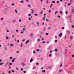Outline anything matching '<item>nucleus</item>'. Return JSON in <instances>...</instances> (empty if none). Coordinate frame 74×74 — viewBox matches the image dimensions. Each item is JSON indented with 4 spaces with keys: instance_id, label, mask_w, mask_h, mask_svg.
<instances>
[{
    "instance_id": "nucleus-1",
    "label": "nucleus",
    "mask_w": 74,
    "mask_h": 74,
    "mask_svg": "<svg viewBox=\"0 0 74 74\" xmlns=\"http://www.w3.org/2000/svg\"><path fill=\"white\" fill-rule=\"evenodd\" d=\"M66 33L67 34H70V31L69 30H68L66 31Z\"/></svg>"
},
{
    "instance_id": "nucleus-2",
    "label": "nucleus",
    "mask_w": 74,
    "mask_h": 74,
    "mask_svg": "<svg viewBox=\"0 0 74 74\" xmlns=\"http://www.w3.org/2000/svg\"><path fill=\"white\" fill-rule=\"evenodd\" d=\"M19 3H24V1H19Z\"/></svg>"
},
{
    "instance_id": "nucleus-3",
    "label": "nucleus",
    "mask_w": 74,
    "mask_h": 74,
    "mask_svg": "<svg viewBox=\"0 0 74 74\" xmlns=\"http://www.w3.org/2000/svg\"><path fill=\"white\" fill-rule=\"evenodd\" d=\"M62 33H60L59 35V37H62Z\"/></svg>"
},
{
    "instance_id": "nucleus-4",
    "label": "nucleus",
    "mask_w": 74,
    "mask_h": 74,
    "mask_svg": "<svg viewBox=\"0 0 74 74\" xmlns=\"http://www.w3.org/2000/svg\"><path fill=\"white\" fill-rule=\"evenodd\" d=\"M33 58H31V59L30 60V62L31 63H32V61H33Z\"/></svg>"
},
{
    "instance_id": "nucleus-5",
    "label": "nucleus",
    "mask_w": 74,
    "mask_h": 74,
    "mask_svg": "<svg viewBox=\"0 0 74 74\" xmlns=\"http://www.w3.org/2000/svg\"><path fill=\"white\" fill-rule=\"evenodd\" d=\"M21 65H23V66H25V64L24 63L22 62L21 63Z\"/></svg>"
},
{
    "instance_id": "nucleus-6",
    "label": "nucleus",
    "mask_w": 74,
    "mask_h": 74,
    "mask_svg": "<svg viewBox=\"0 0 74 74\" xmlns=\"http://www.w3.org/2000/svg\"><path fill=\"white\" fill-rule=\"evenodd\" d=\"M73 37H72V36H71L70 38V40H73Z\"/></svg>"
},
{
    "instance_id": "nucleus-7",
    "label": "nucleus",
    "mask_w": 74,
    "mask_h": 74,
    "mask_svg": "<svg viewBox=\"0 0 74 74\" xmlns=\"http://www.w3.org/2000/svg\"><path fill=\"white\" fill-rule=\"evenodd\" d=\"M36 24L37 25V26H39V23L38 21L36 22Z\"/></svg>"
},
{
    "instance_id": "nucleus-8",
    "label": "nucleus",
    "mask_w": 74,
    "mask_h": 74,
    "mask_svg": "<svg viewBox=\"0 0 74 74\" xmlns=\"http://www.w3.org/2000/svg\"><path fill=\"white\" fill-rule=\"evenodd\" d=\"M29 40H28L27 41H26L25 42L26 44H27V43H28V42H29Z\"/></svg>"
},
{
    "instance_id": "nucleus-9",
    "label": "nucleus",
    "mask_w": 74,
    "mask_h": 74,
    "mask_svg": "<svg viewBox=\"0 0 74 74\" xmlns=\"http://www.w3.org/2000/svg\"><path fill=\"white\" fill-rule=\"evenodd\" d=\"M49 19H46V22H49Z\"/></svg>"
},
{
    "instance_id": "nucleus-10",
    "label": "nucleus",
    "mask_w": 74,
    "mask_h": 74,
    "mask_svg": "<svg viewBox=\"0 0 74 74\" xmlns=\"http://www.w3.org/2000/svg\"><path fill=\"white\" fill-rule=\"evenodd\" d=\"M42 72H43V73H45V70H43L42 71Z\"/></svg>"
},
{
    "instance_id": "nucleus-11",
    "label": "nucleus",
    "mask_w": 74,
    "mask_h": 74,
    "mask_svg": "<svg viewBox=\"0 0 74 74\" xmlns=\"http://www.w3.org/2000/svg\"><path fill=\"white\" fill-rule=\"evenodd\" d=\"M15 11L16 13H18V12L17 11V10H16L15 9Z\"/></svg>"
},
{
    "instance_id": "nucleus-12",
    "label": "nucleus",
    "mask_w": 74,
    "mask_h": 74,
    "mask_svg": "<svg viewBox=\"0 0 74 74\" xmlns=\"http://www.w3.org/2000/svg\"><path fill=\"white\" fill-rule=\"evenodd\" d=\"M40 14H43V12L42 11H41L40 13Z\"/></svg>"
},
{
    "instance_id": "nucleus-13",
    "label": "nucleus",
    "mask_w": 74,
    "mask_h": 74,
    "mask_svg": "<svg viewBox=\"0 0 74 74\" xmlns=\"http://www.w3.org/2000/svg\"><path fill=\"white\" fill-rule=\"evenodd\" d=\"M71 27H72V28H74V26L73 25H72L71 26Z\"/></svg>"
},
{
    "instance_id": "nucleus-14",
    "label": "nucleus",
    "mask_w": 74,
    "mask_h": 74,
    "mask_svg": "<svg viewBox=\"0 0 74 74\" xmlns=\"http://www.w3.org/2000/svg\"><path fill=\"white\" fill-rule=\"evenodd\" d=\"M8 73H9V74H10L11 73V71H9L8 72Z\"/></svg>"
},
{
    "instance_id": "nucleus-15",
    "label": "nucleus",
    "mask_w": 74,
    "mask_h": 74,
    "mask_svg": "<svg viewBox=\"0 0 74 74\" xmlns=\"http://www.w3.org/2000/svg\"><path fill=\"white\" fill-rule=\"evenodd\" d=\"M34 15H35V16H38V14H34Z\"/></svg>"
},
{
    "instance_id": "nucleus-16",
    "label": "nucleus",
    "mask_w": 74,
    "mask_h": 74,
    "mask_svg": "<svg viewBox=\"0 0 74 74\" xmlns=\"http://www.w3.org/2000/svg\"><path fill=\"white\" fill-rule=\"evenodd\" d=\"M55 52H58V50H57V49H56L55 50Z\"/></svg>"
},
{
    "instance_id": "nucleus-17",
    "label": "nucleus",
    "mask_w": 74,
    "mask_h": 74,
    "mask_svg": "<svg viewBox=\"0 0 74 74\" xmlns=\"http://www.w3.org/2000/svg\"><path fill=\"white\" fill-rule=\"evenodd\" d=\"M52 5H53L52 4H51V5H50V8H51V7H52Z\"/></svg>"
},
{
    "instance_id": "nucleus-18",
    "label": "nucleus",
    "mask_w": 74,
    "mask_h": 74,
    "mask_svg": "<svg viewBox=\"0 0 74 74\" xmlns=\"http://www.w3.org/2000/svg\"><path fill=\"white\" fill-rule=\"evenodd\" d=\"M9 64L10 65H12V63H9Z\"/></svg>"
},
{
    "instance_id": "nucleus-19",
    "label": "nucleus",
    "mask_w": 74,
    "mask_h": 74,
    "mask_svg": "<svg viewBox=\"0 0 74 74\" xmlns=\"http://www.w3.org/2000/svg\"><path fill=\"white\" fill-rule=\"evenodd\" d=\"M42 43H43V44H45V42L43 41L42 42Z\"/></svg>"
},
{
    "instance_id": "nucleus-20",
    "label": "nucleus",
    "mask_w": 74,
    "mask_h": 74,
    "mask_svg": "<svg viewBox=\"0 0 74 74\" xmlns=\"http://www.w3.org/2000/svg\"><path fill=\"white\" fill-rule=\"evenodd\" d=\"M46 3H47V4H48L49 3V2H48V1L47 0L46 1Z\"/></svg>"
},
{
    "instance_id": "nucleus-21",
    "label": "nucleus",
    "mask_w": 74,
    "mask_h": 74,
    "mask_svg": "<svg viewBox=\"0 0 74 74\" xmlns=\"http://www.w3.org/2000/svg\"><path fill=\"white\" fill-rule=\"evenodd\" d=\"M60 13H61V14H62V11H60Z\"/></svg>"
},
{
    "instance_id": "nucleus-22",
    "label": "nucleus",
    "mask_w": 74,
    "mask_h": 74,
    "mask_svg": "<svg viewBox=\"0 0 74 74\" xmlns=\"http://www.w3.org/2000/svg\"><path fill=\"white\" fill-rule=\"evenodd\" d=\"M5 49V50H7V47H4Z\"/></svg>"
},
{
    "instance_id": "nucleus-23",
    "label": "nucleus",
    "mask_w": 74,
    "mask_h": 74,
    "mask_svg": "<svg viewBox=\"0 0 74 74\" xmlns=\"http://www.w3.org/2000/svg\"><path fill=\"white\" fill-rule=\"evenodd\" d=\"M2 64H3V63H0V65L1 66Z\"/></svg>"
},
{
    "instance_id": "nucleus-24",
    "label": "nucleus",
    "mask_w": 74,
    "mask_h": 74,
    "mask_svg": "<svg viewBox=\"0 0 74 74\" xmlns=\"http://www.w3.org/2000/svg\"><path fill=\"white\" fill-rule=\"evenodd\" d=\"M10 59H12V57H10Z\"/></svg>"
},
{
    "instance_id": "nucleus-25",
    "label": "nucleus",
    "mask_w": 74,
    "mask_h": 74,
    "mask_svg": "<svg viewBox=\"0 0 74 74\" xmlns=\"http://www.w3.org/2000/svg\"><path fill=\"white\" fill-rule=\"evenodd\" d=\"M40 51V49H37L36 50V51L37 52H38V51Z\"/></svg>"
},
{
    "instance_id": "nucleus-26",
    "label": "nucleus",
    "mask_w": 74,
    "mask_h": 74,
    "mask_svg": "<svg viewBox=\"0 0 74 74\" xmlns=\"http://www.w3.org/2000/svg\"><path fill=\"white\" fill-rule=\"evenodd\" d=\"M42 41H43L44 40V38H42L41 39Z\"/></svg>"
},
{
    "instance_id": "nucleus-27",
    "label": "nucleus",
    "mask_w": 74,
    "mask_h": 74,
    "mask_svg": "<svg viewBox=\"0 0 74 74\" xmlns=\"http://www.w3.org/2000/svg\"><path fill=\"white\" fill-rule=\"evenodd\" d=\"M51 56H52V54H50L49 55V57H50Z\"/></svg>"
},
{
    "instance_id": "nucleus-28",
    "label": "nucleus",
    "mask_w": 74,
    "mask_h": 74,
    "mask_svg": "<svg viewBox=\"0 0 74 74\" xmlns=\"http://www.w3.org/2000/svg\"><path fill=\"white\" fill-rule=\"evenodd\" d=\"M12 62H15V60H12Z\"/></svg>"
},
{
    "instance_id": "nucleus-29",
    "label": "nucleus",
    "mask_w": 74,
    "mask_h": 74,
    "mask_svg": "<svg viewBox=\"0 0 74 74\" xmlns=\"http://www.w3.org/2000/svg\"><path fill=\"white\" fill-rule=\"evenodd\" d=\"M57 41H58V40H55V42H57Z\"/></svg>"
},
{
    "instance_id": "nucleus-30",
    "label": "nucleus",
    "mask_w": 74,
    "mask_h": 74,
    "mask_svg": "<svg viewBox=\"0 0 74 74\" xmlns=\"http://www.w3.org/2000/svg\"><path fill=\"white\" fill-rule=\"evenodd\" d=\"M66 36H64V39H66Z\"/></svg>"
},
{
    "instance_id": "nucleus-31",
    "label": "nucleus",
    "mask_w": 74,
    "mask_h": 74,
    "mask_svg": "<svg viewBox=\"0 0 74 74\" xmlns=\"http://www.w3.org/2000/svg\"><path fill=\"white\" fill-rule=\"evenodd\" d=\"M73 13H74V10L73 9L72 10Z\"/></svg>"
},
{
    "instance_id": "nucleus-32",
    "label": "nucleus",
    "mask_w": 74,
    "mask_h": 74,
    "mask_svg": "<svg viewBox=\"0 0 74 74\" xmlns=\"http://www.w3.org/2000/svg\"><path fill=\"white\" fill-rule=\"evenodd\" d=\"M7 39H9V38H8V37L6 36V37Z\"/></svg>"
},
{
    "instance_id": "nucleus-33",
    "label": "nucleus",
    "mask_w": 74,
    "mask_h": 74,
    "mask_svg": "<svg viewBox=\"0 0 74 74\" xmlns=\"http://www.w3.org/2000/svg\"><path fill=\"white\" fill-rule=\"evenodd\" d=\"M52 3H55V1H52Z\"/></svg>"
},
{
    "instance_id": "nucleus-34",
    "label": "nucleus",
    "mask_w": 74,
    "mask_h": 74,
    "mask_svg": "<svg viewBox=\"0 0 74 74\" xmlns=\"http://www.w3.org/2000/svg\"><path fill=\"white\" fill-rule=\"evenodd\" d=\"M23 45V44H21V47H22Z\"/></svg>"
},
{
    "instance_id": "nucleus-35",
    "label": "nucleus",
    "mask_w": 74,
    "mask_h": 74,
    "mask_svg": "<svg viewBox=\"0 0 74 74\" xmlns=\"http://www.w3.org/2000/svg\"><path fill=\"white\" fill-rule=\"evenodd\" d=\"M58 16V18H60V16H59V15L58 16Z\"/></svg>"
},
{
    "instance_id": "nucleus-36",
    "label": "nucleus",
    "mask_w": 74,
    "mask_h": 74,
    "mask_svg": "<svg viewBox=\"0 0 74 74\" xmlns=\"http://www.w3.org/2000/svg\"><path fill=\"white\" fill-rule=\"evenodd\" d=\"M10 45H11V46H14V45H12V44H10Z\"/></svg>"
},
{
    "instance_id": "nucleus-37",
    "label": "nucleus",
    "mask_w": 74,
    "mask_h": 74,
    "mask_svg": "<svg viewBox=\"0 0 74 74\" xmlns=\"http://www.w3.org/2000/svg\"><path fill=\"white\" fill-rule=\"evenodd\" d=\"M23 30H25V29L23 28V30L22 31V32H23Z\"/></svg>"
},
{
    "instance_id": "nucleus-38",
    "label": "nucleus",
    "mask_w": 74,
    "mask_h": 74,
    "mask_svg": "<svg viewBox=\"0 0 74 74\" xmlns=\"http://www.w3.org/2000/svg\"><path fill=\"white\" fill-rule=\"evenodd\" d=\"M28 5V6L29 7H31L30 5Z\"/></svg>"
},
{
    "instance_id": "nucleus-39",
    "label": "nucleus",
    "mask_w": 74,
    "mask_h": 74,
    "mask_svg": "<svg viewBox=\"0 0 74 74\" xmlns=\"http://www.w3.org/2000/svg\"><path fill=\"white\" fill-rule=\"evenodd\" d=\"M44 30H46V28H45V29H44Z\"/></svg>"
},
{
    "instance_id": "nucleus-40",
    "label": "nucleus",
    "mask_w": 74,
    "mask_h": 74,
    "mask_svg": "<svg viewBox=\"0 0 74 74\" xmlns=\"http://www.w3.org/2000/svg\"><path fill=\"white\" fill-rule=\"evenodd\" d=\"M71 56H72V57H74V55H72Z\"/></svg>"
},
{
    "instance_id": "nucleus-41",
    "label": "nucleus",
    "mask_w": 74,
    "mask_h": 74,
    "mask_svg": "<svg viewBox=\"0 0 74 74\" xmlns=\"http://www.w3.org/2000/svg\"><path fill=\"white\" fill-rule=\"evenodd\" d=\"M16 69L17 70H19V69L18 68H16Z\"/></svg>"
},
{
    "instance_id": "nucleus-42",
    "label": "nucleus",
    "mask_w": 74,
    "mask_h": 74,
    "mask_svg": "<svg viewBox=\"0 0 74 74\" xmlns=\"http://www.w3.org/2000/svg\"><path fill=\"white\" fill-rule=\"evenodd\" d=\"M44 24V22H43L42 23V25H43Z\"/></svg>"
},
{
    "instance_id": "nucleus-43",
    "label": "nucleus",
    "mask_w": 74,
    "mask_h": 74,
    "mask_svg": "<svg viewBox=\"0 0 74 74\" xmlns=\"http://www.w3.org/2000/svg\"><path fill=\"white\" fill-rule=\"evenodd\" d=\"M23 72L24 73H26V72L25 71H23Z\"/></svg>"
},
{
    "instance_id": "nucleus-44",
    "label": "nucleus",
    "mask_w": 74,
    "mask_h": 74,
    "mask_svg": "<svg viewBox=\"0 0 74 74\" xmlns=\"http://www.w3.org/2000/svg\"><path fill=\"white\" fill-rule=\"evenodd\" d=\"M65 13H66V14H68V12H66Z\"/></svg>"
},
{
    "instance_id": "nucleus-45",
    "label": "nucleus",
    "mask_w": 74,
    "mask_h": 74,
    "mask_svg": "<svg viewBox=\"0 0 74 74\" xmlns=\"http://www.w3.org/2000/svg\"><path fill=\"white\" fill-rule=\"evenodd\" d=\"M12 38H13V37H14V35H12Z\"/></svg>"
},
{
    "instance_id": "nucleus-46",
    "label": "nucleus",
    "mask_w": 74,
    "mask_h": 74,
    "mask_svg": "<svg viewBox=\"0 0 74 74\" xmlns=\"http://www.w3.org/2000/svg\"><path fill=\"white\" fill-rule=\"evenodd\" d=\"M57 36H55V38H57Z\"/></svg>"
},
{
    "instance_id": "nucleus-47",
    "label": "nucleus",
    "mask_w": 74,
    "mask_h": 74,
    "mask_svg": "<svg viewBox=\"0 0 74 74\" xmlns=\"http://www.w3.org/2000/svg\"><path fill=\"white\" fill-rule=\"evenodd\" d=\"M25 39H24L22 40V41L23 42V41H25Z\"/></svg>"
},
{
    "instance_id": "nucleus-48",
    "label": "nucleus",
    "mask_w": 74,
    "mask_h": 74,
    "mask_svg": "<svg viewBox=\"0 0 74 74\" xmlns=\"http://www.w3.org/2000/svg\"><path fill=\"white\" fill-rule=\"evenodd\" d=\"M59 1H58L56 3H59Z\"/></svg>"
},
{
    "instance_id": "nucleus-49",
    "label": "nucleus",
    "mask_w": 74,
    "mask_h": 74,
    "mask_svg": "<svg viewBox=\"0 0 74 74\" xmlns=\"http://www.w3.org/2000/svg\"><path fill=\"white\" fill-rule=\"evenodd\" d=\"M31 10H32V12H34V10H33V9H31Z\"/></svg>"
},
{
    "instance_id": "nucleus-50",
    "label": "nucleus",
    "mask_w": 74,
    "mask_h": 74,
    "mask_svg": "<svg viewBox=\"0 0 74 74\" xmlns=\"http://www.w3.org/2000/svg\"><path fill=\"white\" fill-rule=\"evenodd\" d=\"M51 12V10H49V13H50V12Z\"/></svg>"
},
{
    "instance_id": "nucleus-51",
    "label": "nucleus",
    "mask_w": 74,
    "mask_h": 74,
    "mask_svg": "<svg viewBox=\"0 0 74 74\" xmlns=\"http://www.w3.org/2000/svg\"><path fill=\"white\" fill-rule=\"evenodd\" d=\"M11 5H14V3H12L11 4Z\"/></svg>"
},
{
    "instance_id": "nucleus-52",
    "label": "nucleus",
    "mask_w": 74,
    "mask_h": 74,
    "mask_svg": "<svg viewBox=\"0 0 74 74\" xmlns=\"http://www.w3.org/2000/svg\"><path fill=\"white\" fill-rule=\"evenodd\" d=\"M72 17V15H71L69 17V18H71Z\"/></svg>"
},
{
    "instance_id": "nucleus-53",
    "label": "nucleus",
    "mask_w": 74,
    "mask_h": 74,
    "mask_svg": "<svg viewBox=\"0 0 74 74\" xmlns=\"http://www.w3.org/2000/svg\"><path fill=\"white\" fill-rule=\"evenodd\" d=\"M36 65H38V63L37 62L36 64Z\"/></svg>"
},
{
    "instance_id": "nucleus-54",
    "label": "nucleus",
    "mask_w": 74,
    "mask_h": 74,
    "mask_svg": "<svg viewBox=\"0 0 74 74\" xmlns=\"http://www.w3.org/2000/svg\"><path fill=\"white\" fill-rule=\"evenodd\" d=\"M46 35H48L49 34L48 33H46Z\"/></svg>"
},
{
    "instance_id": "nucleus-55",
    "label": "nucleus",
    "mask_w": 74,
    "mask_h": 74,
    "mask_svg": "<svg viewBox=\"0 0 74 74\" xmlns=\"http://www.w3.org/2000/svg\"><path fill=\"white\" fill-rule=\"evenodd\" d=\"M30 36H33V34H30Z\"/></svg>"
},
{
    "instance_id": "nucleus-56",
    "label": "nucleus",
    "mask_w": 74,
    "mask_h": 74,
    "mask_svg": "<svg viewBox=\"0 0 74 74\" xmlns=\"http://www.w3.org/2000/svg\"><path fill=\"white\" fill-rule=\"evenodd\" d=\"M29 20H31V18H29Z\"/></svg>"
},
{
    "instance_id": "nucleus-57",
    "label": "nucleus",
    "mask_w": 74,
    "mask_h": 74,
    "mask_svg": "<svg viewBox=\"0 0 74 74\" xmlns=\"http://www.w3.org/2000/svg\"><path fill=\"white\" fill-rule=\"evenodd\" d=\"M38 41H40V38L38 39Z\"/></svg>"
},
{
    "instance_id": "nucleus-58",
    "label": "nucleus",
    "mask_w": 74,
    "mask_h": 74,
    "mask_svg": "<svg viewBox=\"0 0 74 74\" xmlns=\"http://www.w3.org/2000/svg\"><path fill=\"white\" fill-rule=\"evenodd\" d=\"M64 29V27H62V29Z\"/></svg>"
},
{
    "instance_id": "nucleus-59",
    "label": "nucleus",
    "mask_w": 74,
    "mask_h": 74,
    "mask_svg": "<svg viewBox=\"0 0 74 74\" xmlns=\"http://www.w3.org/2000/svg\"><path fill=\"white\" fill-rule=\"evenodd\" d=\"M57 12H56L55 13V14L56 15V13H57Z\"/></svg>"
},
{
    "instance_id": "nucleus-60",
    "label": "nucleus",
    "mask_w": 74,
    "mask_h": 74,
    "mask_svg": "<svg viewBox=\"0 0 74 74\" xmlns=\"http://www.w3.org/2000/svg\"><path fill=\"white\" fill-rule=\"evenodd\" d=\"M16 32H18V30H16Z\"/></svg>"
},
{
    "instance_id": "nucleus-61",
    "label": "nucleus",
    "mask_w": 74,
    "mask_h": 74,
    "mask_svg": "<svg viewBox=\"0 0 74 74\" xmlns=\"http://www.w3.org/2000/svg\"><path fill=\"white\" fill-rule=\"evenodd\" d=\"M1 20H3V18H1Z\"/></svg>"
},
{
    "instance_id": "nucleus-62",
    "label": "nucleus",
    "mask_w": 74,
    "mask_h": 74,
    "mask_svg": "<svg viewBox=\"0 0 74 74\" xmlns=\"http://www.w3.org/2000/svg\"><path fill=\"white\" fill-rule=\"evenodd\" d=\"M19 22H21V19H19Z\"/></svg>"
},
{
    "instance_id": "nucleus-63",
    "label": "nucleus",
    "mask_w": 74,
    "mask_h": 74,
    "mask_svg": "<svg viewBox=\"0 0 74 74\" xmlns=\"http://www.w3.org/2000/svg\"><path fill=\"white\" fill-rule=\"evenodd\" d=\"M33 53H36V51H33Z\"/></svg>"
},
{
    "instance_id": "nucleus-64",
    "label": "nucleus",
    "mask_w": 74,
    "mask_h": 74,
    "mask_svg": "<svg viewBox=\"0 0 74 74\" xmlns=\"http://www.w3.org/2000/svg\"><path fill=\"white\" fill-rule=\"evenodd\" d=\"M60 67H62V64H61L60 65Z\"/></svg>"
}]
</instances>
